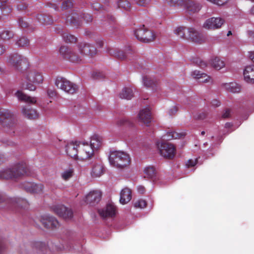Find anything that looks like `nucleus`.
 Here are the masks:
<instances>
[{"instance_id": "nucleus-1", "label": "nucleus", "mask_w": 254, "mask_h": 254, "mask_svg": "<svg viewBox=\"0 0 254 254\" xmlns=\"http://www.w3.org/2000/svg\"><path fill=\"white\" fill-rule=\"evenodd\" d=\"M0 125L10 135H14L18 128L14 114L6 109H0Z\"/></svg>"}, {"instance_id": "nucleus-2", "label": "nucleus", "mask_w": 254, "mask_h": 254, "mask_svg": "<svg viewBox=\"0 0 254 254\" xmlns=\"http://www.w3.org/2000/svg\"><path fill=\"white\" fill-rule=\"evenodd\" d=\"M24 175H31L30 171L24 161L17 163L11 168L6 169L0 172V178L6 180L16 179Z\"/></svg>"}, {"instance_id": "nucleus-3", "label": "nucleus", "mask_w": 254, "mask_h": 254, "mask_svg": "<svg viewBox=\"0 0 254 254\" xmlns=\"http://www.w3.org/2000/svg\"><path fill=\"white\" fill-rule=\"evenodd\" d=\"M109 160L112 166L120 169L128 166L130 162V157L127 154L119 151L111 152Z\"/></svg>"}, {"instance_id": "nucleus-4", "label": "nucleus", "mask_w": 254, "mask_h": 254, "mask_svg": "<svg viewBox=\"0 0 254 254\" xmlns=\"http://www.w3.org/2000/svg\"><path fill=\"white\" fill-rule=\"evenodd\" d=\"M24 77L26 81L22 83V87L30 91H34L36 89V86L34 84L29 83V82L40 84L43 81L42 74L36 70H30L26 72L24 74Z\"/></svg>"}, {"instance_id": "nucleus-5", "label": "nucleus", "mask_w": 254, "mask_h": 254, "mask_svg": "<svg viewBox=\"0 0 254 254\" xmlns=\"http://www.w3.org/2000/svg\"><path fill=\"white\" fill-rule=\"evenodd\" d=\"M1 203L4 204V207L16 212L19 208H26L29 206L28 202L25 199L19 197L7 198L5 196L0 194V203Z\"/></svg>"}, {"instance_id": "nucleus-6", "label": "nucleus", "mask_w": 254, "mask_h": 254, "mask_svg": "<svg viewBox=\"0 0 254 254\" xmlns=\"http://www.w3.org/2000/svg\"><path fill=\"white\" fill-rule=\"evenodd\" d=\"M63 17L65 18L67 23H69L73 26L80 25L82 18L87 22H90L92 20L91 15L82 12H78L77 10L72 11L68 15L63 16Z\"/></svg>"}, {"instance_id": "nucleus-7", "label": "nucleus", "mask_w": 254, "mask_h": 254, "mask_svg": "<svg viewBox=\"0 0 254 254\" xmlns=\"http://www.w3.org/2000/svg\"><path fill=\"white\" fill-rule=\"evenodd\" d=\"M59 53L63 59L72 63H79L82 61V56L68 46H62L60 48Z\"/></svg>"}, {"instance_id": "nucleus-8", "label": "nucleus", "mask_w": 254, "mask_h": 254, "mask_svg": "<svg viewBox=\"0 0 254 254\" xmlns=\"http://www.w3.org/2000/svg\"><path fill=\"white\" fill-rule=\"evenodd\" d=\"M56 86L65 92L72 94L77 90V86L64 77H58L55 81Z\"/></svg>"}, {"instance_id": "nucleus-9", "label": "nucleus", "mask_w": 254, "mask_h": 254, "mask_svg": "<svg viewBox=\"0 0 254 254\" xmlns=\"http://www.w3.org/2000/svg\"><path fill=\"white\" fill-rule=\"evenodd\" d=\"M160 154L164 158L172 159L175 155L176 149L174 146L168 142H162L160 146L157 144Z\"/></svg>"}, {"instance_id": "nucleus-10", "label": "nucleus", "mask_w": 254, "mask_h": 254, "mask_svg": "<svg viewBox=\"0 0 254 254\" xmlns=\"http://www.w3.org/2000/svg\"><path fill=\"white\" fill-rule=\"evenodd\" d=\"M224 22L225 20L223 18L213 17L205 20L203 27L207 30H215L220 28Z\"/></svg>"}, {"instance_id": "nucleus-11", "label": "nucleus", "mask_w": 254, "mask_h": 254, "mask_svg": "<svg viewBox=\"0 0 254 254\" xmlns=\"http://www.w3.org/2000/svg\"><path fill=\"white\" fill-rule=\"evenodd\" d=\"M77 47L80 54L84 55L93 57L96 55L97 51L93 45L85 42H80L77 45Z\"/></svg>"}, {"instance_id": "nucleus-12", "label": "nucleus", "mask_w": 254, "mask_h": 254, "mask_svg": "<svg viewBox=\"0 0 254 254\" xmlns=\"http://www.w3.org/2000/svg\"><path fill=\"white\" fill-rule=\"evenodd\" d=\"M79 157L83 160L91 158L94 154V149L87 143H80L78 145Z\"/></svg>"}, {"instance_id": "nucleus-13", "label": "nucleus", "mask_w": 254, "mask_h": 254, "mask_svg": "<svg viewBox=\"0 0 254 254\" xmlns=\"http://www.w3.org/2000/svg\"><path fill=\"white\" fill-rule=\"evenodd\" d=\"M54 212L59 217L65 220L71 219L73 216L72 210L64 205H57L53 207Z\"/></svg>"}, {"instance_id": "nucleus-14", "label": "nucleus", "mask_w": 254, "mask_h": 254, "mask_svg": "<svg viewBox=\"0 0 254 254\" xmlns=\"http://www.w3.org/2000/svg\"><path fill=\"white\" fill-rule=\"evenodd\" d=\"M40 221L43 226L47 229L53 230L60 226L58 221L54 217L49 215L42 216Z\"/></svg>"}, {"instance_id": "nucleus-15", "label": "nucleus", "mask_w": 254, "mask_h": 254, "mask_svg": "<svg viewBox=\"0 0 254 254\" xmlns=\"http://www.w3.org/2000/svg\"><path fill=\"white\" fill-rule=\"evenodd\" d=\"M8 63L17 69H19L21 65L27 64V59L17 53L10 55L8 59Z\"/></svg>"}, {"instance_id": "nucleus-16", "label": "nucleus", "mask_w": 254, "mask_h": 254, "mask_svg": "<svg viewBox=\"0 0 254 254\" xmlns=\"http://www.w3.org/2000/svg\"><path fill=\"white\" fill-rule=\"evenodd\" d=\"M183 6L190 14L198 12L201 8V4L193 0H184Z\"/></svg>"}, {"instance_id": "nucleus-17", "label": "nucleus", "mask_w": 254, "mask_h": 254, "mask_svg": "<svg viewBox=\"0 0 254 254\" xmlns=\"http://www.w3.org/2000/svg\"><path fill=\"white\" fill-rule=\"evenodd\" d=\"M23 189L31 193H40L42 192L44 186L42 184H36L33 182H25L21 184Z\"/></svg>"}, {"instance_id": "nucleus-18", "label": "nucleus", "mask_w": 254, "mask_h": 254, "mask_svg": "<svg viewBox=\"0 0 254 254\" xmlns=\"http://www.w3.org/2000/svg\"><path fill=\"white\" fill-rule=\"evenodd\" d=\"M116 212V207L111 203H108L104 208L98 210L100 216L103 218L114 217L115 216Z\"/></svg>"}, {"instance_id": "nucleus-19", "label": "nucleus", "mask_w": 254, "mask_h": 254, "mask_svg": "<svg viewBox=\"0 0 254 254\" xmlns=\"http://www.w3.org/2000/svg\"><path fill=\"white\" fill-rule=\"evenodd\" d=\"M102 193L99 190H92L88 193L85 198V201L91 205H94L101 200Z\"/></svg>"}, {"instance_id": "nucleus-20", "label": "nucleus", "mask_w": 254, "mask_h": 254, "mask_svg": "<svg viewBox=\"0 0 254 254\" xmlns=\"http://www.w3.org/2000/svg\"><path fill=\"white\" fill-rule=\"evenodd\" d=\"M151 120V113L148 108H144L139 111L138 114L139 122L144 123L146 126H149Z\"/></svg>"}, {"instance_id": "nucleus-21", "label": "nucleus", "mask_w": 254, "mask_h": 254, "mask_svg": "<svg viewBox=\"0 0 254 254\" xmlns=\"http://www.w3.org/2000/svg\"><path fill=\"white\" fill-rule=\"evenodd\" d=\"M78 145H79V142H71L68 143L65 146L67 154L71 158L79 157Z\"/></svg>"}, {"instance_id": "nucleus-22", "label": "nucleus", "mask_w": 254, "mask_h": 254, "mask_svg": "<svg viewBox=\"0 0 254 254\" xmlns=\"http://www.w3.org/2000/svg\"><path fill=\"white\" fill-rule=\"evenodd\" d=\"M190 28L185 26H179L176 28L174 33L179 38L190 41V32H192V31H190Z\"/></svg>"}, {"instance_id": "nucleus-23", "label": "nucleus", "mask_w": 254, "mask_h": 254, "mask_svg": "<svg viewBox=\"0 0 254 254\" xmlns=\"http://www.w3.org/2000/svg\"><path fill=\"white\" fill-rule=\"evenodd\" d=\"M105 169L102 162L98 160L94 163L91 175L92 177H99L104 173Z\"/></svg>"}, {"instance_id": "nucleus-24", "label": "nucleus", "mask_w": 254, "mask_h": 254, "mask_svg": "<svg viewBox=\"0 0 254 254\" xmlns=\"http://www.w3.org/2000/svg\"><path fill=\"white\" fill-rule=\"evenodd\" d=\"M190 30L192 31V32H190V41L198 44L205 42V38L204 36L193 27L190 28Z\"/></svg>"}, {"instance_id": "nucleus-25", "label": "nucleus", "mask_w": 254, "mask_h": 254, "mask_svg": "<svg viewBox=\"0 0 254 254\" xmlns=\"http://www.w3.org/2000/svg\"><path fill=\"white\" fill-rule=\"evenodd\" d=\"M245 81L249 83H254V65L247 66L244 70Z\"/></svg>"}, {"instance_id": "nucleus-26", "label": "nucleus", "mask_w": 254, "mask_h": 254, "mask_svg": "<svg viewBox=\"0 0 254 254\" xmlns=\"http://www.w3.org/2000/svg\"><path fill=\"white\" fill-rule=\"evenodd\" d=\"M192 75L199 82L206 83L212 82V79L210 76L205 73L201 72L200 71L194 70L192 72Z\"/></svg>"}, {"instance_id": "nucleus-27", "label": "nucleus", "mask_w": 254, "mask_h": 254, "mask_svg": "<svg viewBox=\"0 0 254 254\" xmlns=\"http://www.w3.org/2000/svg\"><path fill=\"white\" fill-rule=\"evenodd\" d=\"M22 113L28 119L34 120L38 117L37 111L31 108L29 105L25 106L23 108Z\"/></svg>"}, {"instance_id": "nucleus-28", "label": "nucleus", "mask_w": 254, "mask_h": 254, "mask_svg": "<svg viewBox=\"0 0 254 254\" xmlns=\"http://www.w3.org/2000/svg\"><path fill=\"white\" fill-rule=\"evenodd\" d=\"M131 191L127 188L123 189L120 193V202L122 204L128 203L131 199Z\"/></svg>"}, {"instance_id": "nucleus-29", "label": "nucleus", "mask_w": 254, "mask_h": 254, "mask_svg": "<svg viewBox=\"0 0 254 254\" xmlns=\"http://www.w3.org/2000/svg\"><path fill=\"white\" fill-rule=\"evenodd\" d=\"M15 95L21 101L33 104H35L37 102L36 98L29 96L19 90L15 93Z\"/></svg>"}, {"instance_id": "nucleus-30", "label": "nucleus", "mask_w": 254, "mask_h": 254, "mask_svg": "<svg viewBox=\"0 0 254 254\" xmlns=\"http://www.w3.org/2000/svg\"><path fill=\"white\" fill-rule=\"evenodd\" d=\"M107 52L111 56H113L118 59L124 60L127 57L126 54L123 51L117 49L108 47L107 49Z\"/></svg>"}, {"instance_id": "nucleus-31", "label": "nucleus", "mask_w": 254, "mask_h": 254, "mask_svg": "<svg viewBox=\"0 0 254 254\" xmlns=\"http://www.w3.org/2000/svg\"><path fill=\"white\" fill-rule=\"evenodd\" d=\"M144 85L147 88H150L153 90L157 89L158 83L157 80L149 76H145L143 78Z\"/></svg>"}, {"instance_id": "nucleus-32", "label": "nucleus", "mask_w": 254, "mask_h": 254, "mask_svg": "<svg viewBox=\"0 0 254 254\" xmlns=\"http://www.w3.org/2000/svg\"><path fill=\"white\" fill-rule=\"evenodd\" d=\"M36 19L39 23L45 25H50L53 23L52 17L44 13L37 14Z\"/></svg>"}, {"instance_id": "nucleus-33", "label": "nucleus", "mask_w": 254, "mask_h": 254, "mask_svg": "<svg viewBox=\"0 0 254 254\" xmlns=\"http://www.w3.org/2000/svg\"><path fill=\"white\" fill-rule=\"evenodd\" d=\"M209 64L214 68L219 70L225 66V63L220 58L216 57L212 58L209 61Z\"/></svg>"}, {"instance_id": "nucleus-34", "label": "nucleus", "mask_w": 254, "mask_h": 254, "mask_svg": "<svg viewBox=\"0 0 254 254\" xmlns=\"http://www.w3.org/2000/svg\"><path fill=\"white\" fill-rule=\"evenodd\" d=\"M32 248L39 254H44L47 250V247L45 243L41 242H35L32 244Z\"/></svg>"}, {"instance_id": "nucleus-35", "label": "nucleus", "mask_w": 254, "mask_h": 254, "mask_svg": "<svg viewBox=\"0 0 254 254\" xmlns=\"http://www.w3.org/2000/svg\"><path fill=\"white\" fill-rule=\"evenodd\" d=\"M63 37L64 41L67 43H75L77 41V38L74 35H71L68 33L64 32L63 30L59 31L58 32L60 33Z\"/></svg>"}, {"instance_id": "nucleus-36", "label": "nucleus", "mask_w": 254, "mask_h": 254, "mask_svg": "<svg viewBox=\"0 0 254 254\" xmlns=\"http://www.w3.org/2000/svg\"><path fill=\"white\" fill-rule=\"evenodd\" d=\"M8 0H0V8L3 15H7L12 10V6L7 3Z\"/></svg>"}, {"instance_id": "nucleus-37", "label": "nucleus", "mask_w": 254, "mask_h": 254, "mask_svg": "<svg viewBox=\"0 0 254 254\" xmlns=\"http://www.w3.org/2000/svg\"><path fill=\"white\" fill-rule=\"evenodd\" d=\"M133 96V90L131 87H125L120 93L121 98L127 100L131 99Z\"/></svg>"}, {"instance_id": "nucleus-38", "label": "nucleus", "mask_w": 254, "mask_h": 254, "mask_svg": "<svg viewBox=\"0 0 254 254\" xmlns=\"http://www.w3.org/2000/svg\"><path fill=\"white\" fill-rule=\"evenodd\" d=\"M94 149H98L102 145V138L97 135H94L91 138L89 144Z\"/></svg>"}, {"instance_id": "nucleus-39", "label": "nucleus", "mask_w": 254, "mask_h": 254, "mask_svg": "<svg viewBox=\"0 0 254 254\" xmlns=\"http://www.w3.org/2000/svg\"><path fill=\"white\" fill-rule=\"evenodd\" d=\"M14 33L9 29L5 28L0 30V38L3 40H8L12 38Z\"/></svg>"}, {"instance_id": "nucleus-40", "label": "nucleus", "mask_w": 254, "mask_h": 254, "mask_svg": "<svg viewBox=\"0 0 254 254\" xmlns=\"http://www.w3.org/2000/svg\"><path fill=\"white\" fill-rule=\"evenodd\" d=\"M225 87L227 90L232 93H239L241 91V87L235 82L226 83Z\"/></svg>"}, {"instance_id": "nucleus-41", "label": "nucleus", "mask_w": 254, "mask_h": 254, "mask_svg": "<svg viewBox=\"0 0 254 254\" xmlns=\"http://www.w3.org/2000/svg\"><path fill=\"white\" fill-rule=\"evenodd\" d=\"M155 38L156 34L153 31L146 28L143 42L149 43L152 42L155 40Z\"/></svg>"}, {"instance_id": "nucleus-42", "label": "nucleus", "mask_w": 254, "mask_h": 254, "mask_svg": "<svg viewBox=\"0 0 254 254\" xmlns=\"http://www.w3.org/2000/svg\"><path fill=\"white\" fill-rule=\"evenodd\" d=\"M146 30V28L145 27L144 25H143L142 27L136 29L134 32V35L136 38L142 42H144V37Z\"/></svg>"}, {"instance_id": "nucleus-43", "label": "nucleus", "mask_w": 254, "mask_h": 254, "mask_svg": "<svg viewBox=\"0 0 254 254\" xmlns=\"http://www.w3.org/2000/svg\"><path fill=\"white\" fill-rule=\"evenodd\" d=\"M185 134L178 133L175 131H171L167 132L164 136V138L167 140H171L173 139L179 138L182 136H185Z\"/></svg>"}, {"instance_id": "nucleus-44", "label": "nucleus", "mask_w": 254, "mask_h": 254, "mask_svg": "<svg viewBox=\"0 0 254 254\" xmlns=\"http://www.w3.org/2000/svg\"><path fill=\"white\" fill-rule=\"evenodd\" d=\"M30 41L25 37H20L16 42V45L18 47H26L29 45Z\"/></svg>"}, {"instance_id": "nucleus-45", "label": "nucleus", "mask_w": 254, "mask_h": 254, "mask_svg": "<svg viewBox=\"0 0 254 254\" xmlns=\"http://www.w3.org/2000/svg\"><path fill=\"white\" fill-rule=\"evenodd\" d=\"M116 124L118 127L124 126H131L132 124L131 121L126 118H123L118 119L116 121Z\"/></svg>"}, {"instance_id": "nucleus-46", "label": "nucleus", "mask_w": 254, "mask_h": 254, "mask_svg": "<svg viewBox=\"0 0 254 254\" xmlns=\"http://www.w3.org/2000/svg\"><path fill=\"white\" fill-rule=\"evenodd\" d=\"M117 4L119 8L126 10H128L130 7V3L127 0H119Z\"/></svg>"}, {"instance_id": "nucleus-47", "label": "nucleus", "mask_w": 254, "mask_h": 254, "mask_svg": "<svg viewBox=\"0 0 254 254\" xmlns=\"http://www.w3.org/2000/svg\"><path fill=\"white\" fill-rule=\"evenodd\" d=\"M147 203L145 200L139 199L133 203L134 207L136 208H144L146 206Z\"/></svg>"}, {"instance_id": "nucleus-48", "label": "nucleus", "mask_w": 254, "mask_h": 254, "mask_svg": "<svg viewBox=\"0 0 254 254\" xmlns=\"http://www.w3.org/2000/svg\"><path fill=\"white\" fill-rule=\"evenodd\" d=\"M144 173L148 177L152 178L155 174V169L153 166L146 167L144 170Z\"/></svg>"}, {"instance_id": "nucleus-49", "label": "nucleus", "mask_w": 254, "mask_h": 254, "mask_svg": "<svg viewBox=\"0 0 254 254\" xmlns=\"http://www.w3.org/2000/svg\"><path fill=\"white\" fill-rule=\"evenodd\" d=\"M18 24L22 28H28L29 30H33L32 27L29 25V23L23 18L18 19Z\"/></svg>"}, {"instance_id": "nucleus-50", "label": "nucleus", "mask_w": 254, "mask_h": 254, "mask_svg": "<svg viewBox=\"0 0 254 254\" xmlns=\"http://www.w3.org/2000/svg\"><path fill=\"white\" fill-rule=\"evenodd\" d=\"M184 0H165V2L171 6H182Z\"/></svg>"}, {"instance_id": "nucleus-51", "label": "nucleus", "mask_w": 254, "mask_h": 254, "mask_svg": "<svg viewBox=\"0 0 254 254\" xmlns=\"http://www.w3.org/2000/svg\"><path fill=\"white\" fill-rule=\"evenodd\" d=\"M73 171L72 169H70L69 170H66L63 173L62 175V178L64 180L67 181L69 180L71 177H72L73 176Z\"/></svg>"}, {"instance_id": "nucleus-52", "label": "nucleus", "mask_w": 254, "mask_h": 254, "mask_svg": "<svg viewBox=\"0 0 254 254\" xmlns=\"http://www.w3.org/2000/svg\"><path fill=\"white\" fill-rule=\"evenodd\" d=\"M73 6V2L72 1L70 0H66L64 1L61 5V9L64 10H66L68 9L71 7H72Z\"/></svg>"}, {"instance_id": "nucleus-53", "label": "nucleus", "mask_w": 254, "mask_h": 254, "mask_svg": "<svg viewBox=\"0 0 254 254\" xmlns=\"http://www.w3.org/2000/svg\"><path fill=\"white\" fill-rule=\"evenodd\" d=\"M136 3L137 5L141 6H146L147 5L150 1V0H133Z\"/></svg>"}, {"instance_id": "nucleus-54", "label": "nucleus", "mask_w": 254, "mask_h": 254, "mask_svg": "<svg viewBox=\"0 0 254 254\" xmlns=\"http://www.w3.org/2000/svg\"><path fill=\"white\" fill-rule=\"evenodd\" d=\"M195 63L201 68H204L207 66V64L206 62L201 59H196Z\"/></svg>"}, {"instance_id": "nucleus-55", "label": "nucleus", "mask_w": 254, "mask_h": 254, "mask_svg": "<svg viewBox=\"0 0 254 254\" xmlns=\"http://www.w3.org/2000/svg\"><path fill=\"white\" fill-rule=\"evenodd\" d=\"M197 159H195V160L190 159L187 161V162L186 163V166H187L188 168L192 167L194 166L197 164Z\"/></svg>"}, {"instance_id": "nucleus-56", "label": "nucleus", "mask_w": 254, "mask_h": 254, "mask_svg": "<svg viewBox=\"0 0 254 254\" xmlns=\"http://www.w3.org/2000/svg\"><path fill=\"white\" fill-rule=\"evenodd\" d=\"M47 94L50 98H53L57 96V92L54 89L49 88L47 90Z\"/></svg>"}, {"instance_id": "nucleus-57", "label": "nucleus", "mask_w": 254, "mask_h": 254, "mask_svg": "<svg viewBox=\"0 0 254 254\" xmlns=\"http://www.w3.org/2000/svg\"><path fill=\"white\" fill-rule=\"evenodd\" d=\"M92 8L96 10L103 11V7H101L98 2H94L92 4Z\"/></svg>"}, {"instance_id": "nucleus-58", "label": "nucleus", "mask_w": 254, "mask_h": 254, "mask_svg": "<svg viewBox=\"0 0 254 254\" xmlns=\"http://www.w3.org/2000/svg\"><path fill=\"white\" fill-rule=\"evenodd\" d=\"M106 19V20H107L108 22L110 24H115L116 22V19H115V17L114 16H113L112 15H109V14H107Z\"/></svg>"}, {"instance_id": "nucleus-59", "label": "nucleus", "mask_w": 254, "mask_h": 254, "mask_svg": "<svg viewBox=\"0 0 254 254\" xmlns=\"http://www.w3.org/2000/svg\"><path fill=\"white\" fill-rule=\"evenodd\" d=\"M93 76L95 79H102L104 78L105 75L100 72H95L93 74Z\"/></svg>"}, {"instance_id": "nucleus-60", "label": "nucleus", "mask_w": 254, "mask_h": 254, "mask_svg": "<svg viewBox=\"0 0 254 254\" xmlns=\"http://www.w3.org/2000/svg\"><path fill=\"white\" fill-rule=\"evenodd\" d=\"M27 7V4L24 2H20L17 6V8L18 10H23Z\"/></svg>"}, {"instance_id": "nucleus-61", "label": "nucleus", "mask_w": 254, "mask_h": 254, "mask_svg": "<svg viewBox=\"0 0 254 254\" xmlns=\"http://www.w3.org/2000/svg\"><path fill=\"white\" fill-rule=\"evenodd\" d=\"M231 110L230 109H226L225 110L224 113L222 114L223 118H228L230 117Z\"/></svg>"}, {"instance_id": "nucleus-62", "label": "nucleus", "mask_w": 254, "mask_h": 254, "mask_svg": "<svg viewBox=\"0 0 254 254\" xmlns=\"http://www.w3.org/2000/svg\"><path fill=\"white\" fill-rule=\"evenodd\" d=\"M178 111V109L176 107H173L172 108H171L169 111H168V113H169V114L170 115V116H172L173 115H174Z\"/></svg>"}, {"instance_id": "nucleus-63", "label": "nucleus", "mask_w": 254, "mask_h": 254, "mask_svg": "<svg viewBox=\"0 0 254 254\" xmlns=\"http://www.w3.org/2000/svg\"><path fill=\"white\" fill-rule=\"evenodd\" d=\"M211 105L214 107H218L220 105V102L217 99H214L211 101Z\"/></svg>"}, {"instance_id": "nucleus-64", "label": "nucleus", "mask_w": 254, "mask_h": 254, "mask_svg": "<svg viewBox=\"0 0 254 254\" xmlns=\"http://www.w3.org/2000/svg\"><path fill=\"white\" fill-rule=\"evenodd\" d=\"M96 44L99 48H102L104 46V41L102 39H98L96 41Z\"/></svg>"}]
</instances>
